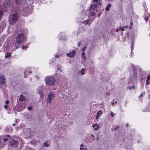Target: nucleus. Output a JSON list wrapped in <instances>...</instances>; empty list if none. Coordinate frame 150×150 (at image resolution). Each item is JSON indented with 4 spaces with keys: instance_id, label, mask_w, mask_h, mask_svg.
I'll use <instances>...</instances> for the list:
<instances>
[{
    "instance_id": "nucleus-40",
    "label": "nucleus",
    "mask_w": 150,
    "mask_h": 150,
    "mask_svg": "<svg viewBox=\"0 0 150 150\" xmlns=\"http://www.w3.org/2000/svg\"><path fill=\"white\" fill-rule=\"evenodd\" d=\"M110 115L111 117L114 116V113L112 112H111L110 114Z\"/></svg>"
},
{
    "instance_id": "nucleus-6",
    "label": "nucleus",
    "mask_w": 150,
    "mask_h": 150,
    "mask_svg": "<svg viewBox=\"0 0 150 150\" xmlns=\"http://www.w3.org/2000/svg\"><path fill=\"white\" fill-rule=\"evenodd\" d=\"M10 144L11 146L16 148L18 146L19 143L16 141L13 140L10 142Z\"/></svg>"
},
{
    "instance_id": "nucleus-36",
    "label": "nucleus",
    "mask_w": 150,
    "mask_h": 150,
    "mask_svg": "<svg viewBox=\"0 0 150 150\" xmlns=\"http://www.w3.org/2000/svg\"><path fill=\"white\" fill-rule=\"evenodd\" d=\"M32 109H33V108H32V107L31 106L28 107V110H31Z\"/></svg>"
},
{
    "instance_id": "nucleus-21",
    "label": "nucleus",
    "mask_w": 150,
    "mask_h": 150,
    "mask_svg": "<svg viewBox=\"0 0 150 150\" xmlns=\"http://www.w3.org/2000/svg\"><path fill=\"white\" fill-rule=\"evenodd\" d=\"M27 11H28V12H27L25 14V16H27L29 14H30L31 13V11H30V10L29 9H28L27 10Z\"/></svg>"
},
{
    "instance_id": "nucleus-61",
    "label": "nucleus",
    "mask_w": 150,
    "mask_h": 150,
    "mask_svg": "<svg viewBox=\"0 0 150 150\" xmlns=\"http://www.w3.org/2000/svg\"><path fill=\"white\" fill-rule=\"evenodd\" d=\"M133 48V47H132V48H131V50H132V51Z\"/></svg>"
},
{
    "instance_id": "nucleus-24",
    "label": "nucleus",
    "mask_w": 150,
    "mask_h": 150,
    "mask_svg": "<svg viewBox=\"0 0 150 150\" xmlns=\"http://www.w3.org/2000/svg\"><path fill=\"white\" fill-rule=\"evenodd\" d=\"M84 71H85V69H82L81 70L80 72L82 75H83L84 74Z\"/></svg>"
},
{
    "instance_id": "nucleus-35",
    "label": "nucleus",
    "mask_w": 150,
    "mask_h": 150,
    "mask_svg": "<svg viewBox=\"0 0 150 150\" xmlns=\"http://www.w3.org/2000/svg\"><path fill=\"white\" fill-rule=\"evenodd\" d=\"M85 24H89V25H90L91 23H89V21L87 20L86 21Z\"/></svg>"
},
{
    "instance_id": "nucleus-58",
    "label": "nucleus",
    "mask_w": 150,
    "mask_h": 150,
    "mask_svg": "<svg viewBox=\"0 0 150 150\" xmlns=\"http://www.w3.org/2000/svg\"><path fill=\"white\" fill-rule=\"evenodd\" d=\"M91 136L92 137H94V135L93 134H91Z\"/></svg>"
},
{
    "instance_id": "nucleus-8",
    "label": "nucleus",
    "mask_w": 150,
    "mask_h": 150,
    "mask_svg": "<svg viewBox=\"0 0 150 150\" xmlns=\"http://www.w3.org/2000/svg\"><path fill=\"white\" fill-rule=\"evenodd\" d=\"M6 82V78L3 75H1L0 77V83L3 84Z\"/></svg>"
},
{
    "instance_id": "nucleus-33",
    "label": "nucleus",
    "mask_w": 150,
    "mask_h": 150,
    "mask_svg": "<svg viewBox=\"0 0 150 150\" xmlns=\"http://www.w3.org/2000/svg\"><path fill=\"white\" fill-rule=\"evenodd\" d=\"M22 48L23 49L25 48H27V45L23 46L22 47Z\"/></svg>"
},
{
    "instance_id": "nucleus-50",
    "label": "nucleus",
    "mask_w": 150,
    "mask_h": 150,
    "mask_svg": "<svg viewBox=\"0 0 150 150\" xmlns=\"http://www.w3.org/2000/svg\"><path fill=\"white\" fill-rule=\"evenodd\" d=\"M98 1V0H93V1L95 2H97Z\"/></svg>"
},
{
    "instance_id": "nucleus-39",
    "label": "nucleus",
    "mask_w": 150,
    "mask_h": 150,
    "mask_svg": "<svg viewBox=\"0 0 150 150\" xmlns=\"http://www.w3.org/2000/svg\"><path fill=\"white\" fill-rule=\"evenodd\" d=\"M146 80H150V75H148L147 76V79Z\"/></svg>"
},
{
    "instance_id": "nucleus-55",
    "label": "nucleus",
    "mask_w": 150,
    "mask_h": 150,
    "mask_svg": "<svg viewBox=\"0 0 150 150\" xmlns=\"http://www.w3.org/2000/svg\"><path fill=\"white\" fill-rule=\"evenodd\" d=\"M80 45H81V43H80V42H79V43H78V45H79V46H80Z\"/></svg>"
},
{
    "instance_id": "nucleus-29",
    "label": "nucleus",
    "mask_w": 150,
    "mask_h": 150,
    "mask_svg": "<svg viewBox=\"0 0 150 150\" xmlns=\"http://www.w3.org/2000/svg\"><path fill=\"white\" fill-rule=\"evenodd\" d=\"M44 145L46 147H48L49 146V144L47 142H45L44 143Z\"/></svg>"
},
{
    "instance_id": "nucleus-59",
    "label": "nucleus",
    "mask_w": 150,
    "mask_h": 150,
    "mask_svg": "<svg viewBox=\"0 0 150 150\" xmlns=\"http://www.w3.org/2000/svg\"><path fill=\"white\" fill-rule=\"evenodd\" d=\"M114 104V103H113V102H112V105H113Z\"/></svg>"
},
{
    "instance_id": "nucleus-54",
    "label": "nucleus",
    "mask_w": 150,
    "mask_h": 150,
    "mask_svg": "<svg viewBox=\"0 0 150 150\" xmlns=\"http://www.w3.org/2000/svg\"><path fill=\"white\" fill-rule=\"evenodd\" d=\"M100 13H99L98 15V17H100Z\"/></svg>"
},
{
    "instance_id": "nucleus-7",
    "label": "nucleus",
    "mask_w": 150,
    "mask_h": 150,
    "mask_svg": "<svg viewBox=\"0 0 150 150\" xmlns=\"http://www.w3.org/2000/svg\"><path fill=\"white\" fill-rule=\"evenodd\" d=\"M76 53V51L73 50L72 52H70L69 53H67L66 56L69 57H72L75 55Z\"/></svg>"
},
{
    "instance_id": "nucleus-2",
    "label": "nucleus",
    "mask_w": 150,
    "mask_h": 150,
    "mask_svg": "<svg viewBox=\"0 0 150 150\" xmlns=\"http://www.w3.org/2000/svg\"><path fill=\"white\" fill-rule=\"evenodd\" d=\"M27 32L28 30H25V31H23V33H20L17 35L16 39V41L18 43H21L23 41L25 42L26 41V40L25 37L24 33H26Z\"/></svg>"
},
{
    "instance_id": "nucleus-47",
    "label": "nucleus",
    "mask_w": 150,
    "mask_h": 150,
    "mask_svg": "<svg viewBox=\"0 0 150 150\" xmlns=\"http://www.w3.org/2000/svg\"><path fill=\"white\" fill-rule=\"evenodd\" d=\"M9 102V100H6V101L5 103L7 105L8 103Z\"/></svg>"
},
{
    "instance_id": "nucleus-1",
    "label": "nucleus",
    "mask_w": 150,
    "mask_h": 150,
    "mask_svg": "<svg viewBox=\"0 0 150 150\" xmlns=\"http://www.w3.org/2000/svg\"><path fill=\"white\" fill-rule=\"evenodd\" d=\"M18 12H16L10 15L8 21L10 24L13 25L18 21Z\"/></svg>"
},
{
    "instance_id": "nucleus-38",
    "label": "nucleus",
    "mask_w": 150,
    "mask_h": 150,
    "mask_svg": "<svg viewBox=\"0 0 150 150\" xmlns=\"http://www.w3.org/2000/svg\"><path fill=\"white\" fill-rule=\"evenodd\" d=\"M119 29L121 30L122 31L124 30V28H122L121 27H120Z\"/></svg>"
},
{
    "instance_id": "nucleus-63",
    "label": "nucleus",
    "mask_w": 150,
    "mask_h": 150,
    "mask_svg": "<svg viewBox=\"0 0 150 150\" xmlns=\"http://www.w3.org/2000/svg\"><path fill=\"white\" fill-rule=\"evenodd\" d=\"M130 23H131V24L132 25V22H131Z\"/></svg>"
},
{
    "instance_id": "nucleus-64",
    "label": "nucleus",
    "mask_w": 150,
    "mask_h": 150,
    "mask_svg": "<svg viewBox=\"0 0 150 150\" xmlns=\"http://www.w3.org/2000/svg\"><path fill=\"white\" fill-rule=\"evenodd\" d=\"M7 136V137H10V136H9V135H8Z\"/></svg>"
},
{
    "instance_id": "nucleus-4",
    "label": "nucleus",
    "mask_w": 150,
    "mask_h": 150,
    "mask_svg": "<svg viewBox=\"0 0 150 150\" xmlns=\"http://www.w3.org/2000/svg\"><path fill=\"white\" fill-rule=\"evenodd\" d=\"M54 97V94L52 93H50L48 95L46 99V102L47 103H50Z\"/></svg>"
},
{
    "instance_id": "nucleus-43",
    "label": "nucleus",
    "mask_w": 150,
    "mask_h": 150,
    "mask_svg": "<svg viewBox=\"0 0 150 150\" xmlns=\"http://www.w3.org/2000/svg\"><path fill=\"white\" fill-rule=\"evenodd\" d=\"M16 129L17 130H18L20 129V127H17L16 128Z\"/></svg>"
},
{
    "instance_id": "nucleus-27",
    "label": "nucleus",
    "mask_w": 150,
    "mask_h": 150,
    "mask_svg": "<svg viewBox=\"0 0 150 150\" xmlns=\"http://www.w3.org/2000/svg\"><path fill=\"white\" fill-rule=\"evenodd\" d=\"M23 0H15L16 3L19 4H20Z\"/></svg>"
},
{
    "instance_id": "nucleus-11",
    "label": "nucleus",
    "mask_w": 150,
    "mask_h": 150,
    "mask_svg": "<svg viewBox=\"0 0 150 150\" xmlns=\"http://www.w3.org/2000/svg\"><path fill=\"white\" fill-rule=\"evenodd\" d=\"M98 3H96L95 4H93L91 5V9L90 10L94 11L95 9L98 6Z\"/></svg>"
},
{
    "instance_id": "nucleus-3",
    "label": "nucleus",
    "mask_w": 150,
    "mask_h": 150,
    "mask_svg": "<svg viewBox=\"0 0 150 150\" xmlns=\"http://www.w3.org/2000/svg\"><path fill=\"white\" fill-rule=\"evenodd\" d=\"M45 80L46 84L50 86L54 84L55 81L53 77L51 76L46 77Z\"/></svg>"
},
{
    "instance_id": "nucleus-25",
    "label": "nucleus",
    "mask_w": 150,
    "mask_h": 150,
    "mask_svg": "<svg viewBox=\"0 0 150 150\" xmlns=\"http://www.w3.org/2000/svg\"><path fill=\"white\" fill-rule=\"evenodd\" d=\"M27 73H29V74H31V73L32 72H31V71H28H28H25V72H24V74H25V75H24V77H25V78H26V77H26V76L25 75V74H27Z\"/></svg>"
},
{
    "instance_id": "nucleus-20",
    "label": "nucleus",
    "mask_w": 150,
    "mask_h": 150,
    "mask_svg": "<svg viewBox=\"0 0 150 150\" xmlns=\"http://www.w3.org/2000/svg\"><path fill=\"white\" fill-rule=\"evenodd\" d=\"M1 139L0 138V148L3 146L4 144V143L1 142Z\"/></svg>"
},
{
    "instance_id": "nucleus-52",
    "label": "nucleus",
    "mask_w": 150,
    "mask_h": 150,
    "mask_svg": "<svg viewBox=\"0 0 150 150\" xmlns=\"http://www.w3.org/2000/svg\"><path fill=\"white\" fill-rule=\"evenodd\" d=\"M143 96V94L142 93L140 94V96H139V97H142Z\"/></svg>"
},
{
    "instance_id": "nucleus-23",
    "label": "nucleus",
    "mask_w": 150,
    "mask_h": 150,
    "mask_svg": "<svg viewBox=\"0 0 150 150\" xmlns=\"http://www.w3.org/2000/svg\"><path fill=\"white\" fill-rule=\"evenodd\" d=\"M128 88L129 90H130L132 89H134L135 88V86L134 85H132V86H129L128 87Z\"/></svg>"
},
{
    "instance_id": "nucleus-42",
    "label": "nucleus",
    "mask_w": 150,
    "mask_h": 150,
    "mask_svg": "<svg viewBox=\"0 0 150 150\" xmlns=\"http://www.w3.org/2000/svg\"><path fill=\"white\" fill-rule=\"evenodd\" d=\"M4 107L5 109H7L8 108V106L7 105H5Z\"/></svg>"
},
{
    "instance_id": "nucleus-34",
    "label": "nucleus",
    "mask_w": 150,
    "mask_h": 150,
    "mask_svg": "<svg viewBox=\"0 0 150 150\" xmlns=\"http://www.w3.org/2000/svg\"><path fill=\"white\" fill-rule=\"evenodd\" d=\"M146 82L147 85H148L150 83V81H149L148 80H146Z\"/></svg>"
},
{
    "instance_id": "nucleus-51",
    "label": "nucleus",
    "mask_w": 150,
    "mask_h": 150,
    "mask_svg": "<svg viewBox=\"0 0 150 150\" xmlns=\"http://www.w3.org/2000/svg\"><path fill=\"white\" fill-rule=\"evenodd\" d=\"M100 117V116H98V115H96V119H98V118Z\"/></svg>"
},
{
    "instance_id": "nucleus-18",
    "label": "nucleus",
    "mask_w": 150,
    "mask_h": 150,
    "mask_svg": "<svg viewBox=\"0 0 150 150\" xmlns=\"http://www.w3.org/2000/svg\"><path fill=\"white\" fill-rule=\"evenodd\" d=\"M81 56L83 59L85 60H86V57L85 56V53L84 52H83L81 54Z\"/></svg>"
},
{
    "instance_id": "nucleus-16",
    "label": "nucleus",
    "mask_w": 150,
    "mask_h": 150,
    "mask_svg": "<svg viewBox=\"0 0 150 150\" xmlns=\"http://www.w3.org/2000/svg\"><path fill=\"white\" fill-rule=\"evenodd\" d=\"M25 100V97L23 95H21L20 97L19 98L20 101H24Z\"/></svg>"
},
{
    "instance_id": "nucleus-31",
    "label": "nucleus",
    "mask_w": 150,
    "mask_h": 150,
    "mask_svg": "<svg viewBox=\"0 0 150 150\" xmlns=\"http://www.w3.org/2000/svg\"><path fill=\"white\" fill-rule=\"evenodd\" d=\"M132 67L134 70L136 69V67L134 64H132Z\"/></svg>"
},
{
    "instance_id": "nucleus-26",
    "label": "nucleus",
    "mask_w": 150,
    "mask_h": 150,
    "mask_svg": "<svg viewBox=\"0 0 150 150\" xmlns=\"http://www.w3.org/2000/svg\"><path fill=\"white\" fill-rule=\"evenodd\" d=\"M2 141H3L4 142L7 141L8 140V138L6 137L3 138V139H1Z\"/></svg>"
},
{
    "instance_id": "nucleus-14",
    "label": "nucleus",
    "mask_w": 150,
    "mask_h": 150,
    "mask_svg": "<svg viewBox=\"0 0 150 150\" xmlns=\"http://www.w3.org/2000/svg\"><path fill=\"white\" fill-rule=\"evenodd\" d=\"M143 111L144 112H146V111H149L150 112V103L149 104L147 108V109L146 110H143Z\"/></svg>"
},
{
    "instance_id": "nucleus-5",
    "label": "nucleus",
    "mask_w": 150,
    "mask_h": 150,
    "mask_svg": "<svg viewBox=\"0 0 150 150\" xmlns=\"http://www.w3.org/2000/svg\"><path fill=\"white\" fill-rule=\"evenodd\" d=\"M44 86L43 85H41L37 89L38 93L40 96L41 98L42 97L44 91L43 90Z\"/></svg>"
},
{
    "instance_id": "nucleus-10",
    "label": "nucleus",
    "mask_w": 150,
    "mask_h": 150,
    "mask_svg": "<svg viewBox=\"0 0 150 150\" xmlns=\"http://www.w3.org/2000/svg\"><path fill=\"white\" fill-rule=\"evenodd\" d=\"M24 132V134L27 136H30L31 135V131L30 129H26Z\"/></svg>"
},
{
    "instance_id": "nucleus-30",
    "label": "nucleus",
    "mask_w": 150,
    "mask_h": 150,
    "mask_svg": "<svg viewBox=\"0 0 150 150\" xmlns=\"http://www.w3.org/2000/svg\"><path fill=\"white\" fill-rule=\"evenodd\" d=\"M80 146H81V147H82L83 146V144H81V145ZM80 150H83V149H85V150H87V149H86V148L84 149V148H81H81H80Z\"/></svg>"
},
{
    "instance_id": "nucleus-60",
    "label": "nucleus",
    "mask_w": 150,
    "mask_h": 150,
    "mask_svg": "<svg viewBox=\"0 0 150 150\" xmlns=\"http://www.w3.org/2000/svg\"><path fill=\"white\" fill-rule=\"evenodd\" d=\"M126 126L127 127H128L129 126V125L128 124H126Z\"/></svg>"
},
{
    "instance_id": "nucleus-32",
    "label": "nucleus",
    "mask_w": 150,
    "mask_h": 150,
    "mask_svg": "<svg viewBox=\"0 0 150 150\" xmlns=\"http://www.w3.org/2000/svg\"><path fill=\"white\" fill-rule=\"evenodd\" d=\"M27 150H36L35 149H33L31 148H30V147H29L27 148Z\"/></svg>"
},
{
    "instance_id": "nucleus-15",
    "label": "nucleus",
    "mask_w": 150,
    "mask_h": 150,
    "mask_svg": "<svg viewBox=\"0 0 150 150\" xmlns=\"http://www.w3.org/2000/svg\"><path fill=\"white\" fill-rule=\"evenodd\" d=\"M111 4H109L105 7V10L107 11H108L110 10V8L111 7Z\"/></svg>"
},
{
    "instance_id": "nucleus-28",
    "label": "nucleus",
    "mask_w": 150,
    "mask_h": 150,
    "mask_svg": "<svg viewBox=\"0 0 150 150\" xmlns=\"http://www.w3.org/2000/svg\"><path fill=\"white\" fill-rule=\"evenodd\" d=\"M91 10V15L92 16H95L96 15V13L95 12L92 11Z\"/></svg>"
},
{
    "instance_id": "nucleus-44",
    "label": "nucleus",
    "mask_w": 150,
    "mask_h": 150,
    "mask_svg": "<svg viewBox=\"0 0 150 150\" xmlns=\"http://www.w3.org/2000/svg\"><path fill=\"white\" fill-rule=\"evenodd\" d=\"M97 125H98L97 124H95L93 125L92 127H95L97 126Z\"/></svg>"
},
{
    "instance_id": "nucleus-12",
    "label": "nucleus",
    "mask_w": 150,
    "mask_h": 150,
    "mask_svg": "<svg viewBox=\"0 0 150 150\" xmlns=\"http://www.w3.org/2000/svg\"><path fill=\"white\" fill-rule=\"evenodd\" d=\"M56 76L57 79H59V80L62 79L64 77V76L62 75L60 73H57L56 74Z\"/></svg>"
},
{
    "instance_id": "nucleus-13",
    "label": "nucleus",
    "mask_w": 150,
    "mask_h": 150,
    "mask_svg": "<svg viewBox=\"0 0 150 150\" xmlns=\"http://www.w3.org/2000/svg\"><path fill=\"white\" fill-rule=\"evenodd\" d=\"M149 14L147 13H146L144 15V19L145 21H147L149 17Z\"/></svg>"
},
{
    "instance_id": "nucleus-46",
    "label": "nucleus",
    "mask_w": 150,
    "mask_h": 150,
    "mask_svg": "<svg viewBox=\"0 0 150 150\" xmlns=\"http://www.w3.org/2000/svg\"><path fill=\"white\" fill-rule=\"evenodd\" d=\"M11 129L9 128V129H7V130L6 129V132H9V129Z\"/></svg>"
},
{
    "instance_id": "nucleus-45",
    "label": "nucleus",
    "mask_w": 150,
    "mask_h": 150,
    "mask_svg": "<svg viewBox=\"0 0 150 150\" xmlns=\"http://www.w3.org/2000/svg\"><path fill=\"white\" fill-rule=\"evenodd\" d=\"M86 48L85 47H83L82 49V51H83V52L84 51H85V50H86Z\"/></svg>"
},
{
    "instance_id": "nucleus-41",
    "label": "nucleus",
    "mask_w": 150,
    "mask_h": 150,
    "mask_svg": "<svg viewBox=\"0 0 150 150\" xmlns=\"http://www.w3.org/2000/svg\"><path fill=\"white\" fill-rule=\"evenodd\" d=\"M100 127V126H98L96 128H95V130H98V129H99Z\"/></svg>"
},
{
    "instance_id": "nucleus-62",
    "label": "nucleus",
    "mask_w": 150,
    "mask_h": 150,
    "mask_svg": "<svg viewBox=\"0 0 150 150\" xmlns=\"http://www.w3.org/2000/svg\"><path fill=\"white\" fill-rule=\"evenodd\" d=\"M149 98H150V94H149Z\"/></svg>"
},
{
    "instance_id": "nucleus-19",
    "label": "nucleus",
    "mask_w": 150,
    "mask_h": 150,
    "mask_svg": "<svg viewBox=\"0 0 150 150\" xmlns=\"http://www.w3.org/2000/svg\"><path fill=\"white\" fill-rule=\"evenodd\" d=\"M102 113V112L101 110H100L97 113L96 115L98 116H100L101 115Z\"/></svg>"
},
{
    "instance_id": "nucleus-9",
    "label": "nucleus",
    "mask_w": 150,
    "mask_h": 150,
    "mask_svg": "<svg viewBox=\"0 0 150 150\" xmlns=\"http://www.w3.org/2000/svg\"><path fill=\"white\" fill-rule=\"evenodd\" d=\"M21 43H18L16 41V42H14L13 45V49L14 50H16L19 47L20 44Z\"/></svg>"
},
{
    "instance_id": "nucleus-53",
    "label": "nucleus",
    "mask_w": 150,
    "mask_h": 150,
    "mask_svg": "<svg viewBox=\"0 0 150 150\" xmlns=\"http://www.w3.org/2000/svg\"><path fill=\"white\" fill-rule=\"evenodd\" d=\"M119 29H116V32H118V31H119Z\"/></svg>"
},
{
    "instance_id": "nucleus-37",
    "label": "nucleus",
    "mask_w": 150,
    "mask_h": 150,
    "mask_svg": "<svg viewBox=\"0 0 150 150\" xmlns=\"http://www.w3.org/2000/svg\"><path fill=\"white\" fill-rule=\"evenodd\" d=\"M61 67H58L57 69L60 72H61L62 71V70L61 69Z\"/></svg>"
},
{
    "instance_id": "nucleus-49",
    "label": "nucleus",
    "mask_w": 150,
    "mask_h": 150,
    "mask_svg": "<svg viewBox=\"0 0 150 150\" xmlns=\"http://www.w3.org/2000/svg\"><path fill=\"white\" fill-rule=\"evenodd\" d=\"M55 57L56 58H60L59 57V56L58 55H55Z\"/></svg>"
},
{
    "instance_id": "nucleus-22",
    "label": "nucleus",
    "mask_w": 150,
    "mask_h": 150,
    "mask_svg": "<svg viewBox=\"0 0 150 150\" xmlns=\"http://www.w3.org/2000/svg\"><path fill=\"white\" fill-rule=\"evenodd\" d=\"M11 56V54L10 53L7 52L6 53V54L5 55V57L6 58H8L10 57Z\"/></svg>"
},
{
    "instance_id": "nucleus-48",
    "label": "nucleus",
    "mask_w": 150,
    "mask_h": 150,
    "mask_svg": "<svg viewBox=\"0 0 150 150\" xmlns=\"http://www.w3.org/2000/svg\"><path fill=\"white\" fill-rule=\"evenodd\" d=\"M119 128V126H117V127L116 126L115 127L114 129H115V130H116L117 129H118Z\"/></svg>"
},
{
    "instance_id": "nucleus-56",
    "label": "nucleus",
    "mask_w": 150,
    "mask_h": 150,
    "mask_svg": "<svg viewBox=\"0 0 150 150\" xmlns=\"http://www.w3.org/2000/svg\"><path fill=\"white\" fill-rule=\"evenodd\" d=\"M128 27V26H127V25H126L125 26V28H127Z\"/></svg>"
},
{
    "instance_id": "nucleus-17",
    "label": "nucleus",
    "mask_w": 150,
    "mask_h": 150,
    "mask_svg": "<svg viewBox=\"0 0 150 150\" xmlns=\"http://www.w3.org/2000/svg\"><path fill=\"white\" fill-rule=\"evenodd\" d=\"M4 13L2 10H0V21L2 19Z\"/></svg>"
},
{
    "instance_id": "nucleus-57",
    "label": "nucleus",
    "mask_w": 150,
    "mask_h": 150,
    "mask_svg": "<svg viewBox=\"0 0 150 150\" xmlns=\"http://www.w3.org/2000/svg\"><path fill=\"white\" fill-rule=\"evenodd\" d=\"M12 125H13V126H14L15 125V123H13Z\"/></svg>"
}]
</instances>
